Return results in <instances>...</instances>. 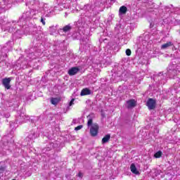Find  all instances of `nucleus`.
Segmentation results:
<instances>
[{
    "label": "nucleus",
    "instance_id": "obj_1",
    "mask_svg": "<svg viewBox=\"0 0 180 180\" xmlns=\"http://www.w3.org/2000/svg\"><path fill=\"white\" fill-rule=\"evenodd\" d=\"M87 119L88 127L91 126V127L90 128V134L91 136H92V137H96L99 131V125L97 123H95L92 125V124L94 123V119L92 118V117H91V115H88Z\"/></svg>",
    "mask_w": 180,
    "mask_h": 180
},
{
    "label": "nucleus",
    "instance_id": "obj_2",
    "mask_svg": "<svg viewBox=\"0 0 180 180\" xmlns=\"http://www.w3.org/2000/svg\"><path fill=\"white\" fill-rule=\"evenodd\" d=\"M146 106L149 110H154L157 106V101L153 98H148L146 102Z\"/></svg>",
    "mask_w": 180,
    "mask_h": 180
},
{
    "label": "nucleus",
    "instance_id": "obj_3",
    "mask_svg": "<svg viewBox=\"0 0 180 180\" xmlns=\"http://www.w3.org/2000/svg\"><path fill=\"white\" fill-rule=\"evenodd\" d=\"M11 81H12V79L10 77H6L2 79V84L6 89H11Z\"/></svg>",
    "mask_w": 180,
    "mask_h": 180
},
{
    "label": "nucleus",
    "instance_id": "obj_4",
    "mask_svg": "<svg viewBox=\"0 0 180 180\" xmlns=\"http://www.w3.org/2000/svg\"><path fill=\"white\" fill-rule=\"evenodd\" d=\"M78 72H79V68L78 67H72L69 69L68 74L70 77H72L73 75H77Z\"/></svg>",
    "mask_w": 180,
    "mask_h": 180
},
{
    "label": "nucleus",
    "instance_id": "obj_5",
    "mask_svg": "<svg viewBox=\"0 0 180 180\" xmlns=\"http://www.w3.org/2000/svg\"><path fill=\"white\" fill-rule=\"evenodd\" d=\"M127 108L130 109L131 108H135L137 103H136V101L134 99H131L127 101Z\"/></svg>",
    "mask_w": 180,
    "mask_h": 180
},
{
    "label": "nucleus",
    "instance_id": "obj_6",
    "mask_svg": "<svg viewBox=\"0 0 180 180\" xmlns=\"http://www.w3.org/2000/svg\"><path fill=\"white\" fill-rule=\"evenodd\" d=\"M61 101V98H51V103L52 105H54L55 106H57L58 103Z\"/></svg>",
    "mask_w": 180,
    "mask_h": 180
},
{
    "label": "nucleus",
    "instance_id": "obj_7",
    "mask_svg": "<svg viewBox=\"0 0 180 180\" xmlns=\"http://www.w3.org/2000/svg\"><path fill=\"white\" fill-rule=\"evenodd\" d=\"M86 95H91V90L88 88H84L81 91L80 96H85Z\"/></svg>",
    "mask_w": 180,
    "mask_h": 180
},
{
    "label": "nucleus",
    "instance_id": "obj_8",
    "mask_svg": "<svg viewBox=\"0 0 180 180\" xmlns=\"http://www.w3.org/2000/svg\"><path fill=\"white\" fill-rule=\"evenodd\" d=\"M130 169L132 174H135V175H139V174H140V172L137 171V167H136V165H134V163L131 165Z\"/></svg>",
    "mask_w": 180,
    "mask_h": 180
},
{
    "label": "nucleus",
    "instance_id": "obj_9",
    "mask_svg": "<svg viewBox=\"0 0 180 180\" xmlns=\"http://www.w3.org/2000/svg\"><path fill=\"white\" fill-rule=\"evenodd\" d=\"M172 46H174V44L171 42H167L166 44H164L161 46L162 50H165V49H168V47H171Z\"/></svg>",
    "mask_w": 180,
    "mask_h": 180
},
{
    "label": "nucleus",
    "instance_id": "obj_10",
    "mask_svg": "<svg viewBox=\"0 0 180 180\" xmlns=\"http://www.w3.org/2000/svg\"><path fill=\"white\" fill-rule=\"evenodd\" d=\"M110 140V134H106L103 139H102V144H106L108 141Z\"/></svg>",
    "mask_w": 180,
    "mask_h": 180
},
{
    "label": "nucleus",
    "instance_id": "obj_11",
    "mask_svg": "<svg viewBox=\"0 0 180 180\" xmlns=\"http://www.w3.org/2000/svg\"><path fill=\"white\" fill-rule=\"evenodd\" d=\"M127 12V7L125 6H122L119 9V13L122 15H125V13Z\"/></svg>",
    "mask_w": 180,
    "mask_h": 180
},
{
    "label": "nucleus",
    "instance_id": "obj_12",
    "mask_svg": "<svg viewBox=\"0 0 180 180\" xmlns=\"http://www.w3.org/2000/svg\"><path fill=\"white\" fill-rule=\"evenodd\" d=\"M71 29H72V27H70V25H68L63 27V31L65 33H67V32H70V30H71Z\"/></svg>",
    "mask_w": 180,
    "mask_h": 180
},
{
    "label": "nucleus",
    "instance_id": "obj_13",
    "mask_svg": "<svg viewBox=\"0 0 180 180\" xmlns=\"http://www.w3.org/2000/svg\"><path fill=\"white\" fill-rule=\"evenodd\" d=\"M155 158H161L162 157V152L161 150L158 151L154 154Z\"/></svg>",
    "mask_w": 180,
    "mask_h": 180
},
{
    "label": "nucleus",
    "instance_id": "obj_14",
    "mask_svg": "<svg viewBox=\"0 0 180 180\" xmlns=\"http://www.w3.org/2000/svg\"><path fill=\"white\" fill-rule=\"evenodd\" d=\"M126 55L127 56H131V50H130V49H127L126 50Z\"/></svg>",
    "mask_w": 180,
    "mask_h": 180
},
{
    "label": "nucleus",
    "instance_id": "obj_15",
    "mask_svg": "<svg viewBox=\"0 0 180 180\" xmlns=\"http://www.w3.org/2000/svg\"><path fill=\"white\" fill-rule=\"evenodd\" d=\"M82 127H83L82 125H79L75 128V130H76V131H78V130H81V129H82Z\"/></svg>",
    "mask_w": 180,
    "mask_h": 180
},
{
    "label": "nucleus",
    "instance_id": "obj_16",
    "mask_svg": "<svg viewBox=\"0 0 180 180\" xmlns=\"http://www.w3.org/2000/svg\"><path fill=\"white\" fill-rule=\"evenodd\" d=\"M74 101H75V98H72L70 102L69 103V106H72L74 105Z\"/></svg>",
    "mask_w": 180,
    "mask_h": 180
},
{
    "label": "nucleus",
    "instance_id": "obj_17",
    "mask_svg": "<svg viewBox=\"0 0 180 180\" xmlns=\"http://www.w3.org/2000/svg\"><path fill=\"white\" fill-rule=\"evenodd\" d=\"M41 22L44 26L46 25V21H44V18H43V17L41 18Z\"/></svg>",
    "mask_w": 180,
    "mask_h": 180
},
{
    "label": "nucleus",
    "instance_id": "obj_18",
    "mask_svg": "<svg viewBox=\"0 0 180 180\" xmlns=\"http://www.w3.org/2000/svg\"><path fill=\"white\" fill-rule=\"evenodd\" d=\"M77 176L79 177V178H82V173L81 172H79L77 174Z\"/></svg>",
    "mask_w": 180,
    "mask_h": 180
},
{
    "label": "nucleus",
    "instance_id": "obj_19",
    "mask_svg": "<svg viewBox=\"0 0 180 180\" xmlns=\"http://www.w3.org/2000/svg\"><path fill=\"white\" fill-rule=\"evenodd\" d=\"M5 170V167H4L3 166L0 167V171H4Z\"/></svg>",
    "mask_w": 180,
    "mask_h": 180
}]
</instances>
